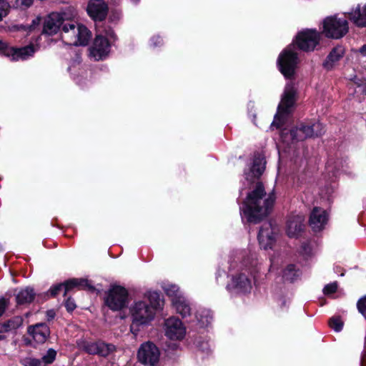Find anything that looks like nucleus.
Wrapping results in <instances>:
<instances>
[{
  "label": "nucleus",
  "instance_id": "nucleus-21",
  "mask_svg": "<svg viewBox=\"0 0 366 366\" xmlns=\"http://www.w3.org/2000/svg\"><path fill=\"white\" fill-rule=\"evenodd\" d=\"M63 23V17L58 13H51L44 19L42 34L52 36L59 31Z\"/></svg>",
  "mask_w": 366,
  "mask_h": 366
},
{
  "label": "nucleus",
  "instance_id": "nucleus-5",
  "mask_svg": "<svg viewBox=\"0 0 366 366\" xmlns=\"http://www.w3.org/2000/svg\"><path fill=\"white\" fill-rule=\"evenodd\" d=\"M296 101V90L293 87L285 89L277 111L274 115L272 126L281 129L285 124L287 117L291 114V109Z\"/></svg>",
  "mask_w": 366,
  "mask_h": 366
},
{
  "label": "nucleus",
  "instance_id": "nucleus-45",
  "mask_svg": "<svg viewBox=\"0 0 366 366\" xmlns=\"http://www.w3.org/2000/svg\"><path fill=\"white\" fill-rule=\"evenodd\" d=\"M55 316H56V312H54V310H49L46 311V317H47L48 321H50V320H52L53 319H54Z\"/></svg>",
  "mask_w": 366,
  "mask_h": 366
},
{
  "label": "nucleus",
  "instance_id": "nucleus-43",
  "mask_svg": "<svg viewBox=\"0 0 366 366\" xmlns=\"http://www.w3.org/2000/svg\"><path fill=\"white\" fill-rule=\"evenodd\" d=\"M366 81L365 79H359L357 77H355L354 78V80H353V82L354 84L357 86V88H360L362 86V85Z\"/></svg>",
  "mask_w": 366,
  "mask_h": 366
},
{
  "label": "nucleus",
  "instance_id": "nucleus-46",
  "mask_svg": "<svg viewBox=\"0 0 366 366\" xmlns=\"http://www.w3.org/2000/svg\"><path fill=\"white\" fill-rule=\"evenodd\" d=\"M359 91L362 94L366 96V81L362 85Z\"/></svg>",
  "mask_w": 366,
  "mask_h": 366
},
{
  "label": "nucleus",
  "instance_id": "nucleus-50",
  "mask_svg": "<svg viewBox=\"0 0 366 366\" xmlns=\"http://www.w3.org/2000/svg\"><path fill=\"white\" fill-rule=\"evenodd\" d=\"M307 246V244L306 243H303V244H302V248L303 249H305H305H306Z\"/></svg>",
  "mask_w": 366,
  "mask_h": 366
},
{
  "label": "nucleus",
  "instance_id": "nucleus-8",
  "mask_svg": "<svg viewBox=\"0 0 366 366\" xmlns=\"http://www.w3.org/2000/svg\"><path fill=\"white\" fill-rule=\"evenodd\" d=\"M78 347L88 355H98L102 357H107L117 350V347L114 344L107 343L102 340L97 341L81 340L78 342Z\"/></svg>",
  "mask_w": 366,
  "mask_h": 366
},
{
  "label": "nucleus",
  "instance_id": "nucleus-38",
  "mask_svg": "<svg viewBox=\"0 0 366 366\" xmlns=\"http://www.w3.org/2000/svg\"><path fill=\"white\" fill-rule=\"evenodd\" d=\"M10 9L11 6L9 2H3L0 4V21L9 14Z\"/></svg>",
  "mask_w": 366,
  "mask_h": 366
},
{
  "label": "nucleus",
  "instance_id": "nucleus-30",
  "mask_svg": "<svg viewBox=\"0 0 366 366\" xmlns=\"http://www.w3.org/2000/svg\"><path fill=\"white\" fill-rule=\"evenodd\" d=\"M301 274L295 264H289L282 270V278L285 281L293 282Z\"/></svg>",
  "mask_w": 366,
  "mask_h": 366
},
{
  "label": "nucleus",
  "instance_id": "nucleus-7",
  "mask_svg": "<svg viewBox=\"0 0 366 366\" xmlns=\"http://www.w3.org/2000/svg\"><path fill=\"white\" fill-rule=\"evenodd\" d=\"M296 137V142L304 141L307 139L321 137L325 133L324 126L316 119L300 122L292 132Z\"/></svg>",
  "mask_w": 366,
  "mask_h": 366
},
{
  "label": "nucleus",
  "instance_id": "nucleus-9",
  "mask_svg": "<svg viewBox=\"0 0 366 366\" xmlns=\"http://www.w3.org/2000/svg\"><path fill=\"white\" fill-rule=\"evenodd\" d=\"M35 51V47L32 44L22 47H15L0 40V55L9 58L11 61L26 60L33 56Z\"/></svg>",
  "mask_w": 366,
  "mask_h": 366
},
{
  "label": "nucleus",
  "instance_id": "nucleus-15",
  "mask_svg": "<svg viewBox=\"0 0 366 366\" xmlns=\"http://www.w3.org/2000/svg\"><path fill=\"white\" fill-rule=\"evenodd\" d=\"M165 326V335L170 340H181L184 337L186 330L179 319L169 317L166 320Z\"/></svg>",
  "mask_w": 366,
  "mask_h": 366
},
{
  "label": "nucleus",
  "instance_id": "nucleus-14",
  "mask_svg": "<svg viewBox=\"0 0 366 366\" xmlns=\"http://www.w3.org/2000/svg\"><path fill=\"white\" fill-rule=\"evenodd\" d=\"M257 239L261 248L272 249L276 242L275 233L270 222L264 223L259 228Z\"/></svg>",
  "mask_w": 366,
  "mask_h": 366
},
{
  "label": "nucleus",
  "instance_id": "nucleus-6",
  "mask_svg": "<svg viewBox=\"0 0 366 366\" xmlns=\"http://www.w3.org/2000/svg\"><path fill=\"white\" fill-rule=\"evenodd\" d=\"M322 39L320 31L315 29H305L297 32L292 44L305 52L313 51L320 45Z\"/></svg>",
  "mask_w": 366,
  "mask_h": 366
},
{
  "label": "nucleus",
  "instance_id": "nucleus-24",
  "mask_svg": "<svg viewBox=\"0 0 366 366\" xmlns=\"http://www.w3.org/2000/svg\"><path fill=\"white\" fill-rule=\"evenodd\" d=\"M232 286L239 292H249L252 289L251 280L244 273H239L232 278Z\"/></svg>",
  "mask_w": 366,
  "mask_h": 366
},
{
  "label": "nucleus",
  "instance_id": "nucleus-1",
  "mask_svg": "<svg viewBox=\"0 0 366 366\" xmlns=\"http://www.w3.org/2000/svg\"><path fill=\"white\" fill-rule=\"evenodd\" d=\"M266 197L264 186L262 182H257L253 190L248 192L239 207L241 214L250 224H258L272 212L276 197L272 192Z\"/></svg>",
  "mask_w": 366,
  "mask_h": 366
},
{
  "label": "nucleus",
  "instance_id": "nucleus-22",
  "mask_svg": "<svg viewBox=\"0 0 366 366\" xmlns=\"http://www.w3.org/2000/svg\"><path fill=\"white\" fill-rule=\"evenodd\" d=\"M305 227L304 219L301 216H293L287 222V234L290 238H297L304 232Z\"/></svg>",
  "mask_w": 366,
  "mask_h": 366
},
{
  "label": "nucleus",
  "instance_id": "nucleus-34",
  "mask_svg": "<svg viewBox=\"0 0 366 366\" xmlns=\"http://www.w3.org/2000/svg\"><path fill=\"white\" fill-rule=\"evenodd\" d=\"M329 326L335 332H340L344 325V322L340 316H333L328 321Z\"/></svg>",
  "mask_w": 366,
  "mask_h": 366
},
{
  "label": "nucleus",
  "instance_id": "nucleus-33",
  "mask_svg": "<svg viewBox=\"0 0 366 366\" xmlns=\"http://www.w3.org/2000/svg\"><path fill=\"white\" fill-rule=\"evenodd\" d=\"M293 131H295V127L290 129L287 128L282 129L280 134L282 141L284 142H296V137L293 135Z\"/></svg>",
  "mask_w": 366,
  "mask_h": 366
},
{
  "label": "nucleus",
  "instance_id": "nucleus-19",
  "mask_svg": "<svg viewBox=\"0 0 366 366\" xmlns=\"http://www.w3.org/2000/svg\"><path fill=\"white\" fill-rule=\"evenodd\" d=\"M64 293L63 296L66 297L69 292L76 290H84L90 292L95 291V287L91 285L87 279L84 278H71L63 282Z\"/></svg>",
  "mask_w": 366,
  "mask_h": 366
},
{
  "label": "nucleus",
  "instance_id": "nucleus-10",
  "mask_svg": "<svg viewBox=\"0 0 366 366\" xmlns=\"http://www.w3.org/2000/svg\"><path fill=\"white\" fill-rule=\"evenodd\" d=\"M130 311L132 317L131 330H132L134 326L138 327L147 325L154 317V311L144 301L135 302Z\"/></svg>",
  "mask_w": 366,
  "mask_h": 366
},
{
  "label": "nucleus",
  "instance_id": "nucleus-20",
  "mask_svg": "<svg viewBox=\"0 0 366 366\" xmlns=\"http://www.w3.org/2000/svg\"><path fill=\"white\" fill-rule=\"evenodd\" d=\"M57 352L53 348H49L41 358L26 357L21 360L24 366H48L54 362Z\"/></svg>",
  "mask_w": 366,
  "mask_h": 366
},
{
  "label": "nucleus",
  "instance_id": "nucleus-18",
  "mask_svg": "<svg viewBox=\"0 0 366 366\" xmlns=\"http://www.w3.org/2000/svg\"><path fill=\"white\" fill-rule=\"evenodd\" d=\"M27 333L37 344H44L49 337L51 332L46 323L41 322L28 326Z\"/></svg>",
  "mask_w": 366,
  "mask_h": 366
},
{
  "label": "nucleus",
  "instance_id": "nucleus-37",
  "mask_svg": "<svg viewBox=\"0 0 366 366\" xmlns=\"http://www.w3.org/2000/svg\"><path fill=\"white\" fill-rule=\"evenodd\" d=\"M64 307L68 312H72L76 307L74 300L71 297H66Z\"/></svg>",
  "mask_w": 366,
  "mask_h": 366
},
{
  "label": "nucleus",
  "instance_id": "nucleus-26",
  "mask_svg": "<svg viewBox=\"0 0 366 366\" xmlns=\"http://www.w3.org/2000/svg\"><path fill=\"white\" fill-rule=\"evenodd\" d=\"M24 322L21 316H14L4 322H0V333L9 332L19 328Z\"/></svg>",
  "mask_w": 366,
  "mask_h": 366
},
{
  "label": "nucleus",
  "instance_id": "nucleus-29",
  "mask_svg": "<svg viewBox=\"0 0 366 366\" xmlns=\"http://www.w3.org/2000/svg\"><path fill=\"white\" fill-rule=\"evenodd\" d=\"M77 43L76 45L86 46L91 38V31L83 24H78L76 29Z\"/></svg>",
  "mask_w": 366,
  "mask_h": 366
},
{
  "label": "nucleus",
  "instance_id": "nucleus-4",
  "mask_svg": "<svg viewBox=\"0 0 366 366\" xmlns=\"http://www.w3.org/2000/svg\"><path fill=\"white\" fill-rule=\"evenodd\" d=\"M104 305L112 311H120L129 305V292L123 286L113 285L104 297Z\"/></svg>",
  "mask_w": 366,
  "mask_h": 366
},
{
  "label": "nucleus",
  "instance_id": "nucleus-12",
  "mask_svg": "<svg viewBox=\"0 0 366 366\" xmlns=\"http://www.w3.org/2000/svg\"><path fill=\"white\" fill-rule=\"evenodd\" d=\"M109 6L104 0H89L86 6V13L94 22L104 21L109 14Z\"/></svg>",
  "mask_w": 366,
  "mask_h": 366
},
{
  "label": "nucleus",
  "instance_id": "nucleus-39",
  "mask_svg": "<svg viewBox=\"0 0 366 366\" xmlns=\"http://www.w3.org/2000/svg\"><path fill=\"white\" fill-rule=\"evenodd\" d=\"M41 21V17L37 16L35 19H34L31 21V24L27 26H22L24 30L31 31L36 29L37 26L40 24Z\"/></svg>",
  "mask_w": 366,
  "mask_h": 366
},
{
  "label": "nucleus",
  "instance_id": "nucleus-42",
  "mask_svg": "<svg viewBox=\"0 0 366 366\" xmlns=\"http://www.w3.org/2000/svg\"><path fill=\"white\" fill-rule=\"evenodd\" d=\"M9 306V300L4 297H0V317L4 314Z\"/></svg>",
  "mask_w": 366,
  "mask_h": 366
},
{
  "label": "nucleus",
  "instance_id": "nucleus-32",
  "mask_svg": "<svg viewBox=\"0 0 366 366\" xmlns=\"http://www.w3.org/2000/svg\"><path fill=\"white\" fill-rule=\"evenodd\" d=\"M62 290H64L63 282L53 285L49 290L43 295L45 300L55 298Z\"/></svg>",
  "mask_w": 366,
  "mask_h": 366
},
{
  "label": "nucleus",
  "instance_id": "nucleus-41",
  "mask_svg": "<svg viewBox=\"0 0 366 366\" xmlns=\"http://www.w3.org/2000/svg\"><path fill=\"white\" fill-rule=\"evenodd\" d=\"M122 18V11L117 9H113L111 11V13L109 16V20L110 22H118L119 19Z\"/></svg>",
  "mask_w": 366,
  "mask_h": 366
},
{
  "label": "nucleus",
  "instance_id": "nucleus-53",
  "mask_svg": "<svg viewBox=\"0 0 366 366\" xmlns=\"http://www.w3.org/2000/svg\"><path fill=\"white\" fill-rule=\"evenodd\" d=\"M285 304V300H283L282 305Z\"/></svg>",
  "mask_w": 366,
  "mask_h": 366
},
{
  "label": "nucleus",
  "instance_id": "nucleus-47",
  "mask_svg": "<svg viewBox=\"0 0 366 366\" xmlns=\"http://www.w3.org/2000/svg\"><path fill=\"white\" fill-rule=\"evenodd\" d=\"M360 52L363 55H366V44H364L360 47Z\"/></svg>",
  "mask_w": 366,
  "mask_h": 366
},
{
  "label": "nucleus",
  "instance_id": "nucleus-40",
  "mask_svg": "<svg viewBox=\"0 0 366 366\" xmlns=\"http://www.w3.org/2000/svg\"><path fill=\"white\" fill-rule=\"evenodd\" d=\"M357 307L360 313L363 315L366 314V295L361 297L357 302Z\"/></svg>",
  "mask_w": 366,
  "mask_h": 366
},
{
  "label": "nucleus",
  "instance_id": "nucleus-3",
  "mask_svg": "<svg viewBox=\"0 0 366 366\" xmlns=\"http://www.w3.org/2000/svg\"><path fill=\"white\" fill-rule=\"evenodd\" d=\"M349 31L347 20L337 18V15L329 16L322 21V30L321 35L327 39H340L344 37Z\"/></svg>",
  "mask_w": 366,
  "mask_h": 366
},
{
  "label": "nucleus",
  "instance_id": "nucleus-48",
  "mask_svg": "<svg viewBox=\"0 0 366 366\" xmlns=\"http://www.w3.org/2000/svg\"><path fill=\"white\" fill-rule=\"evenodd\" d=\"M107 35H109L111 37H114L115 36V34H114V31L113 30L110 29L109 31V32L107 33Z\"/></svg>",
  "mask_w": 366,
  "mask_h": 366
},
{
  "label": "nucleus",
  "instance_id": "nucleus-27",
  "mask_svg": "<svg viewBox=\"0 0 366 366\" xmlns=\"http://www.w3.org/2000/svg\"><path fill=\"white\" fill-rule=\"evenodd\" d=\"M172 304L175 307L177 313H179L182 318L190 316L191 308L187 301L182 297H176L172 300Z\"/></svg>",
  "mask_w": 366,
  "mask_h": 366
},
{
  "label": "nucleus",
  "instance_id": "nucleus-25",
  "mask_svg": "<svg viewBox=\"0 0 366 366\" xmlns=\"http://www.w3.org/2000/svg\"><path fill=\"white\" fill-rule=\"evenodd\" d=\"M266 161L264 157L259 154L254 155L253 162L250 168V173L255 179H259L264 172Z\"/></svg>",
  "mask_w": 366,
  "mask_h": 366
},
{
  "label": "nucleus",
  "instance_id": "nucleus-44",
  "mask_svg": "<svg viewBox=\"0 0 366 366\" xmlns=\"http://www.w3.org/2000/svg\"><path fill=\"white\" fill-rule=\"evenodd\" d=\"M33 4L34 0H21V6H24L25 8H29L33 5Z\"/></svg>",
  "mask_w": 366,
  "mask_h": 366
},
{
  "label": "nucleus",
  "instance_id": "nucleus-51",
  "mask_svg": "<svg viewBox=\"0 0 366 366\" xmlns=\"http://www.w3.org/2000/svg\"><path fill=\"white\" fill-rule=\"evenodd\" d=\"M5 338H6V336H5V335H0V341H1V340H4Z\"/></svg>",
  "mask_w": 366,
  "mask_h": 366
},
{
  "label": "nucleus",
  "instance_id": "nucleus-49",
  "mask_svg": "<svg viewBox=\"0 0 366 366\" xmlns=\"http://www.w3.org/2000/svg\"><path fill=\"white\" fill-rule=\"evenodd\" d=\"M132 4L137 5L140 2V0H129Z\"/></svg>",
  "mask_w": 366,
  "mask_h": 366
},
{
  "label": "nucleus",
  "instance_id": "nucleus-23",
  "mask_svg": "<svg viewBox=\"0 0 366 366\" xmlns=\"http://www.w3.org/2000/svg\"><path fill=\"white\" fill-rule=\"evenodd\" d=\"M345 16L355 26L366 27V4L362 7L360 4H357L351 11L346 13Z\"/></svg>",
  "mask_w": 366,
  "mask_h": 366
},
{
  "label": "nucleus",
  "instance_id": "nucleus-28",
  "mask_svg": "<svg viewBox=\"0 0 366 366\" xmlns=\"http://www.w3.org/2000/svg\"><path fill=\"white\" fill-rule=\"evenodd\" d=\"M36 293L33 288L27 287L24 290H20L16 296V301L17 305L29 304L34 300Z\"/></svg>",
  "mask_w": 366,
  "mask_h": 366
},
{
  "label": "nucleus",
  "instance_id": "nucleus-11",
  "mask_svg": "<svg viewBox=\"0 0 366 366\" xmlns=\"http://www.w3.org/2000/svg\"><path fill=\"white\" fill-rule=\"evenodd\" d=\"M159 356V348L150 341L142 343L137 352L138 360L144 365L154 366L158 363Z\"/></svg>",
  "mask_w": 366,
  "mask_h": 366
},
{
  "label": "nucleus",
  "instance_id": "nucleus-17",
  "mask_svg": "<svg viewBox=\"0 0 366 366\" xmlns=\"http://www.w3.org/2000/svg\"><path fill=\"white\" fill-rule=\"evenodd\" d=\"M346 48L342 44H337L329 52L322 62V67L327 71H332L337 63L344 57Z\"/></svg>",
  "mask_w": 366,
  "mask_h": 366
},
{
  "label": "nucleus",
  "instance_id": "nucleus-13",
  "mask_svg": "<svg viewBox=\"0 0 366 366\" xmlns=\"http://www.w3.org/2000/svg\"><path fill=\"white\" fill-rule=\"evenodd\" d=\"M111 44L108 39L102 35H97L92 46L90 48V56L96 61L105 59L110 51Z\"/></svg>",
  "mask_w": 366,
  "mask_h": 366
},
{
  "label": "nucleus",
  "instance_id": "nucleus-31",
  "mask_svg": "<svg viewBox=\"0 0 366 366\" xmlns=\"http://www.w3.org/2000/svg\"><path fill=\"white\" fill-rule=\"evenodd\" d=\"M147 298L149 302V304L148 305L155 313L157 310L161 308L163 303V300L160 298V293L156 291L149 292L147 293Z\"/></svg>",
  "mask_w": 366,
  "mask_h": 366
},
{
  "label": "nucleus",
  "instance_id": "nucleus-16",
  "mask_svg": "<svg viewBox=\"0 0 366 366\" xmlns=\"http://www.w3.org/2000/svg\"><path fill=\"white\" fill-rule=\"evenodd\" d=\"M328 214L325 209L315 207L310 212L309 225L315 232L324 229L328 221Z\"/></svg>",
  "mask_w": 366,
  "mask_h": 366
},
{
  "label": "nucleus",
  "instance_id": "nucleus-36",
  "mask_svg": "<svg viewBox=\"0 0 366 366\" xmlns=\"http://www.w3.org/2000/svg\"><path fill=\"white\" fill-rule=\"evenodd\" d=\"M337 287L338 285L337 282L327 284L325 286L323 292L325 295H332L337 292Z\"/></svg>",
  "mask_w": 366,
  "mask_h": 366
},
{
  "label": "nucleus",
  "instance_id": "nucleus-35",
  "mask_svg": "<svg viewBox=\"0 0 366 366\" xmlns=\"http://www.w3.org/2000/svg\"><path fill=\"white\" fill-rule=\"evenodd\" d=\"M76 26L73 22H64V20L63 19V23L61 25V30L64 33H68L69 31H71L73 34H76Z\"/></svg>",
  "mask_w": 366,
  "mask_h": 366
},
{
  "label": "nucleus",
  "instance_id": "nucleus-2",
  "mask_svg": "<svg viewBox=\"0 0 366 366\" xmlns=\"http://www.w3.org/2000/svg\"><path fill=\"white\" fill-rule=\"evenodd\" d=\"M300 60L297 52L294 51L292 45L285 48L277 59V67L286 79L295 78Z\"/></svg>",
  "mask_w": 366,
  "mask_h": 366
},
{
  "label": "nucleus",
  "instance_id": "nucleus-52",
  "mask_svg": "<svg viewBox=\"0 0 366 366\" xmlns=\"http://www.w3.org/2000/svg\"><path fill=\"white\" fill-rule=\"evenodd\" d=\"M3 2H8L6 0H0V4Z\"/></svg>",
  "mask_w": 366,
  "mask_h": 366
}]
</instances>
